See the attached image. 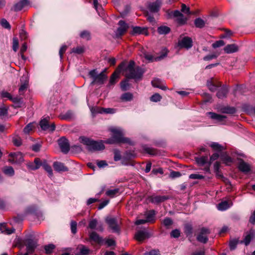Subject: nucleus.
Masks as SVG:
<instances>
[{"instance_id":"f257e3e1","label":"nucleus","mask_w":255,"mask_h":255,"mask_svg":"<svg viewBox=\"0 0 255 255\" xmlns=\"http://www.w3.org/2000/svg\"><path fill=\"white\" fill-rule=\"evenodd\" d=\"M122 71L124 72V76L128 79H134L135 81L140 80L144 72L143 70L139 66L135 67L133 61H130L125 67Z\"/></svg>"},{"instance_id":"f03ea898","label":"nucleus","mask_w":255,"mask_h":255,"mask_svg":"<svg viewBox=\"0 0 255 255\" xmlns=\"http://www.w3.org/2000/svg\"><path fill=\"white\" fill-rule=\"evenodd\" d=\"M110 130L113 133L112 137L105 141V143L108 144H115L117 143H128L130 145L132 144V142L129 138L125 137L124 132L121 128H112Z\"/></svg>"},{"instance_id":"7ed1b4c3","label":"nucleus","mask_w":255,"mask_h":255,"mask_svg":"<svg viewBox=\"0 0 255 255\" xmlns=\"http://www.w3.org/2000/svg\"><path fill=\"white\" fill-rule=\"evenodd\" d=\"M79 140L80 142L86 146L89 151L101 150L105 148V145L102 140L96 141L85 136H80Z\"/></svg>"},{"instance_id":"20e7f679","label":"nucleus","mask_w":255,"mask_h":255,"mask_svg":"<svg viewBox=\"0 0 255 255\" xmlns=\"http://www.w3.org/2000/svg\"><path fill=\"white\" fill-rule=\"evenodd\" d=\"M88 75L92 80L91 83V85H103L107 79V76L105 73V71L98 73L96 69H93L89 72Z\"/></svg>"},{"instance_id":"39448f33","label":"nucleus","mask_w":255,"mask_h":255,"mask_svg":"<svg viewBox=\"0 0 255 255\" xmlns=\"http://www.w3.org/2000/svg\"><path fill=\"white\" fill-rule=\"evenodd\" d=\"M105 221L113 233L119 232V221L117 217H107Z\"/></svg>"},{"instance_id":"423d86ee","label":"nucleus","mask_w":255,"mask_h":255,"mask_svg":"<svg viewBox=\"0 0 255 255\" xmlns=\"http://www.w3.org/2000/svg\"><path fill=\"white\" fill-rule=\"evenodd\" d=\"M49 120L50 118L49 117L43 118L40 121L39 126L43 130L53 132L55 129V125L54 123L50 124Z\"/></svg>"},{"instance_id":"0eeeda50","label":"nucleus","mask_w":255,"mask_h":255,"mask_svg":"<svg viewBox=\"0 0 255 255\" xmlns=\"http://www.w3.org/2000/svg\"><path fill=\"white\" fill-rule=\"evenodd\" d=\"M210 234V231L208 228L203 227L200 229L199 234L197 237V240L200 243L205 244L208 242V235Z\"/></svg>"},{"instance_id":"6e6552de","label":"nucleus","mask_w":255,"mask_h":255,"mask_svg":"<svg viewBox=\"0 0 255 255\" xmlns=\"http://www.w3.org/2000/svg\"><path fill=\"white\" fill-rule=\"evenodd\" d=\"M192 40L190 37L185 36L179 40L178 44L180 48H185L188 49L192 47Z\"/></svg>"},{"instance_id":"1a4fd4ad","label":"nucleus","mask_w":255,"mask_h":255,"mask_svg":"<svg viewBox=\"0 0 255 255\" xmlns=\"http://www.w3.org/2000/svg\"><path fill=\"white\" fill-rule=\"evenodd\" d=\"M24 244L26 247V253L32 254L37 247V242L32 239H27L25 240Z\"/></svg>"},{"instance_id":"9d476101","label":"nucleus","mask_w":255,"mask_h":255,"mask_svg":"<svg viewBox=\"0 0 255 255\" xmlns=\"http://www.w3.org/2000/svg\"><path fill=\"white\" fill-rule=\"evenodd\" d=\"M144 58L148 62L159 61L163 59L167 56V52H162L158 56L153 57L151 54L148 53H144Z\"/></svg>"},{"instance_id":"9b49d317","label":"nucleus","mask_w":255,"mask_h":255,"mask_svg":"<svg viewBox=\"0 0 255 255\" xmlns=\"http://www.w3.org/2000/svg\"><path fill=\"white\" fill-rule=\"evenodd\" d=\"M125 67V63H122L112 75L109 82L110 85H114L116 83V79L119 77L120 73L122 71Z\"/></svg>"},{"instance_id":"f8f14e48","label":"nucleus","mask_w":255,"mask_h":255,"mask_svg":"<svg viewBox=\"0 0 255 255\" xmlns=\"http://www.w3.org/2000/svg\"><path fill=\"white\" fill-rule=\"evenodd\" d=\"M118 24L119 27L117 29L116 34L117 37H120L123 35L128 30V25L123 20H120Z\"/></svg>"},{"instance_id":"ddd939ff","label":"nucleus","mask_w":255,"mask_h":255,"mask_svg":"<svg viewBox=\"0 0 255 255\" xmlns=\"http://www.w3.org/2000/svg\"><path fill=\"white\" fill-rule=\"evenodd\" d=\"M149 202L152 203L158 204L169 199L167 196L151 195L148 197Z\"/></svg>"},{"instance_id":"4468645a","label":"nucleus","mask_w":255,"mask_h":255,"mask_svg":"<svg viewBox=\"0 0 255 255\" xmlns=\"http://www.w3.org/2000/svg\"><path fill=\"white\" fill-rule=\"evenodd\" d=\"M58 144L61 151L66 153L70 149V145L68 140L65 137H63L58 140Z\"/></svg>"},{"instance_id":"2eb2a0df","label":"nucleus","mask_w":255,"mask_h":255,"mask_svg":"<svg viewBox=\"0 0 255 255\" xmlns=\"http://www.w3.org/2000/svg\"><path fill=\"white\" fill-rule=\"evenodd\" d=\"M161 0H156L155 1L149 4L148 8L149 10L152 13H157L162 5Z\"/></svg>"},{"instance_id":"dca6fc26","label":"nucleus","mask_w":255,"mask_h":255,"mask_svg":"<svg viewBox=\"0 0 255 255\" xmlns=\"http://www.w3.org/2000/svg\"><path fill=\"white\" fill-rule=\"evenodd\" d=\"M255 237V230L251 229L249 232L246 233V235L243 241L241 243H244L246 246L249 245L251 240Z\"/></svg>"},{"instance_id":"f3484780","label":"nucleus","mask_w":255,"mask_h":255,"mask_svg":"<svg viewBox=\"0 0 255 255\" xmlns=\"http://www.w3.org/2000/svg\"><path fill=\"white\" fill-rule=\"evenodd\" d=\"M238 168L241 171L245 173H247L251 170L250 165L242 159H240Z\"/></svg>"},{"instance_id":"a211bd4d","label":"nucleus","mask_w":255,"mask_h":255,"mask_svg":"<svg viewBox=\"0 0 255 255\" xmlns=\"http://www.w3.org/2000/svg\"><path fill=\"white\" fill-rule=\"evenodd\" d=\"M89 239L90 241H93L98 244H101L103 241L102 237H100L94 231H93L89 234Z\"/></svg>"},{"instance_id":"6ab92c4d","label":"nucleus","mask_w":255,"mask_h":255,"mask_svg":"<svg viewBox=\"0 0 255 255\" xmlns=\"http://www.w3.org/2000/svg\"><path fill=\"white\" fill-rule=\"evenodd\" d=\"M9 156L11 157L9 160L13 163L21 162L23 160L22 155L20 152L11 153Z\"/></svg>"},{"instance_id":"aec40b11","label":"nucleus","mask_w":255,"mask_h":255,"mask_svg":"<svg viewBox=\"0 0 255 255\" xmlns=\"http://www.w3.org/2000/svg\"><path fill=\"white\" fill-rule=\"evenodd\" d=\"M134 237L137 241L141 242L148 237V233L145 230H139L135 233Z\"/></svg>"},{"instance_id":"412c9836","label":"nucleus","mask_w":255,"mask_h":255,"mask_svg":"<svg viewBox=\"0 0 255 255\" xmlns=\"http://www.w3.org/2000/svg\"><path fill=\"white\" fill-rule=\"evenodd\" d=\"M229 92V88L226 85H223L217 92V97L219 99H223L227 97Z\"/></svg>"},{"instance_id":"4be33fe9","label":"nucleus","mask_w":255,"mask_h":255,"mask_svg":"<svg viewBox=\"0 0 255 255\" xmlns=\"http://www.w3.org/2000/svg\"><path fill=\"white\" fill-rule=\"evenodd\" d=\"M53 166L54 170L59 172L67 171L68 170V168L64 165V163L60 162H54Z\"/></svg>"},{"instance_id":"5701e85b","label":"nucleus","mask_w":255,"mask_h":255,"mask_svg":"<svg viewBox=\"0 0 255 255\" xmlns=\"http://www.w3.org/2000/svg\"><path fill=\"white\" fill-rule=\"evenodd\" d=\"M207 115L210 116V118L216 120L218 122H223L226 119V116L220 114H217L213 112H208Z\"/></svg>"},{"instance_id":"b1692460","label":"nucleus","mask_w":255,"mask_h":255,"mask_svg":"<svg viewBox=\"0 0 255 255\" xmlns=\"http://www.w3.org/2000/svg\"><path fill=\"white\" fill-rule=\"evenodd\" d=\"M207 86L210 91L215 92L216 91L217 88L221 86V84L220 82H218V83L215 84L212 80L211 79L207 81Z\"/></svg>"},{"instance_id":"393cba45","label":"nucleus","mask_w":255,"mask_h":255,"mask_svg":"<svg viewBox=\"0 0 255 255\" xmlns=\"http://www.w3.org/2000/svg\"><path fill=\"white\" fill-rule=\"evenodd\" d=\"M238 46L235 44H228L226 46L224 50L226 53H232L238 51Z\"/></svg>"},{"instance_id":"a878e982","label":"nucleus","mask_w":255,"mask_h":255,"mask_svg":"<svg viewBox=\"0 0 255 255\" xmlns=\"http://www.w3.org/2000/svg\"><path fill=\"white\" fill-rule=\"evenodd\" d=\"M220 158L223 162L227 165H229L233 162V159L226 152L221 154Z\"/></svg>"},{"instance_id":"bb28decb","label":"nucleus","mask_w":255,"mask_h":255,"mask_svg":"<svg viewBox=\"0 0 255 255\" xmlns=\"http://www.w3.org/2000/svg\"><path fill=\"white\" fill-rule=\"evenodd\" d=\"M151 84L154 87L158 88L163 90L166 89V87L162 85L161 81L159 79H154L152 81Z\"/></svg>"},{"instance_id":"cd10ccee","label":"nucleus","mask_w":255,"mask_h":255,"mask_svg":"<svg viewBox=\"0 0 255 255\" xmlns=\"http://www.w3.org/2000/svg\"><path fill=\"white\" fill-rule=\"evenodd\" d=\"M0 231L2 233L10 235L14 232L15 229L13 228L10 229H7L4 224H0Z\"/></svg>"},{"instance_id":"c85d7f7f","label":"nucleus","mask_w":255,"mask_h":255,"mask_svg":"<svg viewBox=\"0 0 255 255\" xmlns=\"http://www.w3.org/2000/svg\"><path fill=\"white\" fill-rule=\"evenodd\" d=\"M132 99L133 95L129 92L125 93L121 97V100L124 102L131 101Z\"/></svg>"},{"instance_id":"c756f323","label":"nucleus","mask_w":255,"mask_h":255,"mask_svg":"<svg viewBox=\"0 0 255 255\" xmlns=\"http://www.w3.org/2000/svg\"><path fill=\"white\" fill-rule=\"evenodd\" d=\"M208 158L207 156H203L200 157L196 158V161L200 166H203L206 163H208Z\"/></svg>"},{"instance_id":"7c9ffc66","label":"nucleus","mask_w":255,"mask_h":255,"mask_svg":"<svg viewBox=\"0 0 255 255\" xmlns=\"http://www.w3.org/2000/svg\"><path fill=\"white\" fill-rule=\"evenodd\" d=\"M2 171L7 176H12L14 174V171L11 166H5L2 169Z\"/></svg>"},{"instance_id":"2f4dec72","label":"nucleus","mask_w":255,"mask_h":255,"mask_svg":"<svg viewBox=\"0 0 255 255\" xmlns=\"http://www.w3.org/2000/svg\"><path fill=\"white\" fill-rule=\"evenodd\" d=\"M143 150L151 155H156L158 154V151L155 148L152 147L144 146L143 147Z\"/></svg>"},{"instance_id":"473e14b6","label":"nucleus","mask_w":255,"mask_h":255,"mask_svg":"<svg viewBox=\"0 0 255 255\" xmlns=\"http://www.w3.org/2000/svg\"><path fill=\"white\" fill-rule=\"evenodd\" d=\"M28 4L22 0H20L19 2L15 3L13 6V10L17 11L21 10L22 8Z\"/></svg>"},{"instance_id":"72a5a7b5","label":"nucleus","mask_w":255,"mask_h":255,"mask_svg":"<svg viewBox=\"0 0 255 255\" xmlns=\"http://www.w3.org/2000/svg\"><path fill=\"white\" fill-rule=\"evenodd\" d=\"M79 249V255H88L90 250L84 245H80L78 247Z\"/></svg>"},{"instance_id":"f704fd0d","label":"nucleus","mask_w":255,"mask_h":255,"mask_svg":"<svg viewBox=\"0 0 255 255\" xmlns=\"http://www.w3.org/2000/svg\"><path fill=\"white\" fill-rule=\"evenodd\" d=\"M120 189L119 188H115L114 189L108 190L106 192V195L111 198L115 197L117 194H119Z\"/></svg>"},{"instance_id":"c9c22d12","label":"nucleus","mask_w":255,"mask_h":255,"mask_svg":"<svg viewBox=\"0 0 255 255\" xmlns=\"http://www.w3.org/2000/svg\"><path fill=\"white\" fill-rule=\"evenodd\" d=\"M170 31V28L166 26H161L157 28V32L160 34H166Z\"/></svg>"},{"instance_id":"e433bc0d","label":"nucleus","mask_w":255,"mask_h":255,"mask_svg":"<svg viewBox=\"0 0 255 255\" xmlns=\"http://www.w3.org/2000/svg\"><path fill=\"white\" fill-rule=\"evenodd\" d=\"M42 166L44 170L48 173L49 177L51 178L53 176V170L51 167L46 161L43 163Z\"/></svg>"},{"instance_id":"4c0bfd02","label":"nucleus","mask_w":255,"mask_h":255,"mask_svg":"<svg viewBox=\"0 0 255 255\" xmlns=\"http://www.w3.org/2000/svg\"><path fill=\"white\" fill-rule=\"evenodd\" d=\"M194 24L196 27L202 28L204 27L205 22L201 18H197L194 20Z\"/></svg>"},{"instance_id":"58836bf2","label":"nucleus","mask_w":255,"mask_h":255,"mask_svg":"<svg viewBox=\"0 0 255 255\" xmlns=\"http://www.w3.org/2000/svg\"><path fill=\"white\" fill-rule=\"evenodd\" d=\"M166 12L167 15V17L168 18L175 17V16H177L178 15H179V14H180V11H179L178 10H176L174 11L167 10L166 11Z\"/></svg>"},{"instance_id":"ea45409f","label":"nucleus","mask_w":255,"mask_h":255,"mask_svg":"<svg viewBox=\"0 0 255 255\" xmlns=\"http://www.w3.org/2000/svg\"><path fill=\"white\" fill-rule=\"evenodd\" d=\"M155 215V211L154 210L149 211L146 214V219L148 222H152L154 220V216Z\"/></svg>"},{"instance_id":"a19ab883","label":"nucleus","mask_w":255,"mask_h":255,"mask_svg":"<svg viewBox=\"0 0 255 255\" xmlns=\"http://www.w3.org/2000/svg\"><path fill=\"white\" fill-rule=\"evenodd\" d=\"M176 17V20L178 23L180 24H184L186 23L187 21V18L184 17L183 14L180 12V14H179L177 16H175Z\"/></svg>"},{"instance_id":"79ce46f5","label":"nucleus","mask_w":255,"mask_h":255,"mask_svg":"<svg viewBox=\"0 0 255 255\" xmlns=\"http://www.w3.org/2000/svg\"><path fill=\"white\" fill-rule=\"evenodd\" d=\"M229 208L227 201H223L219 203L218 205V209L221 211H224Z\"/></svg>"},{"instance_id":"37998d69","label":"nucleus","mask_w":255,"mask_h":255,"mask_svg":"<svg viewBox=\"0 0 255 255\" xmlns=\"http://www.w3.org/2000/svg\"><path fill=\"white\" fill-rule=\"evenodd\" d=\"M210 146L215 150L221 151L223 149V146L219 144L217 142H212L210 144Z\"/></svg>"},{"instance_id":"c03bdc74","label":"nucleus","mask_w":255,"mask_h":255,"mask_svg":"<svg viewBox=\"0 0 255 255\" xmlns=\"http://www.w3.org/2000/svg\"><path fill=\"white\" fill-rule=\"evenodd\" d=\"M100 113L106 114H114L116 112V110L113 108H101L100 111H99Z\"/></svg>"},{"instance_id":"a18cd8bd","label":"nucleus","mask_w":255,"mask_h":255,"mask_svg":"<svg viewBox=\"0 0 255 255\" xmlns=\"http://www.w3.org/2000/svg\"><path fill=\"white\" fill-rule=\"evenodd\" d=\"M80 35L82 38L85 39L87 40H89L91 38L90 33L87 30H84L82 31Z\"/></svg>"},{"instance_id":"49530a36","label":"nucleus","mask_w":255,"mask_h":255,"mask_svg":"<svg viewBox=\"0 0 255 255\" xmlns=\"http://www.w3.org/2000/svg\"><path fill=\"white\" fill-rule=\"evenodd\" d=\"M236 110L234 107H227L223 109L222 112L226 114H234L236 113Z\"/></svg>"},{"instance_id":"de8ad7c7","label":"nucleus","mask_w":255,"mask_h":255,"mask_svg":"<svg viewBox=\"0 0 255 255\" xmlns=\"http://www.w3.org/2000/svg\"><path fill=\"white\" fill-rule=\"evenodd\" d=\"M129 87L128 79L122 81L121 82V88L123 91H127Z\"/></svg>"},{"instance_id":"09e8293b","label":"nucleus","mask_w":255,"mask_h":255,"mask_svg":"<svg viewBox=\"0 0 255 255\" xmlns=\"http://www.w3.org/2000/svg\"><path fill=\"white\" fill-rule=\"evenodd\" d=\"M0 23L2 27L10 29L11 28V26L9 22L4 18H2L1 19Z\"/></svg>"},{"instance_id":"8fccbe9b","label":"nucleus","mask_w":255,"mask_h":255,"mask_svg":"<svg viewBox=\"0 0 255 255\" xmlns=\"http://www.w3.org/2000/svg\"><path fill=\"white\" fill-rule=\"evenodd\" d=\"M33 128V124L32 123H29L27 125L25 126L23 131L25 134H27L29 133L30 131L32 130Z\"/></svg>"},{"instance_id":"3c124183","label":"nucleus","mask_w":255,"mask_h":255,"mask_svg":"<svg viewBox=\"0 0 255 255\" xmlns=\"http://www.w3.org/2000/svg\"><path fill=\"white\" fill-rule=\"evenodd\" d=\"M239 243V240L238 239H233L230 241L229 243L230 248L231 250H234L236 249L237 244Z\"/></svg>"},{"instance_id":"603ef678","label":"nucleus","mask_w":255,"mask_h":255,"mask_svg":"<svg viewBox=\"0 0 255 255\" xmlns=\"http://www.w3.org/2000/svg\"><path fill=\"white\" fill-rule=\"evenodd\" d=\"M215 172L216 173V176L218 178L222 179L226 183H228L229 182V180L223 175L220 171H216Z\"/></svg>"},{"instance_id":"864d4df0","label":"nucleus","mask_w":255,"mask_h":255,"mask_svg":"<svg viewBox=\"0 0 255 255\" xmlns=\"http://www.w3.org/2000/svg\"><path fill=\"white\" fill-rule=\"evenodd\" d=\"M162 223L167 228H168L173 224V221L171 218L166 217L163 220Z\"/></svg>"},{"instance_id":"5fc2aeb1","label":"nucleus","mask_w":255,"mask_h":255,"mask_svg":"<svg viewBox=\"0 0 255 255\" xmlns=\"http://www.w3.org/2000/svg\"><path fill=\"white\" fill-rule=\"evenodd\" d=\"M193 233V228L191 225L187 224L185 226V233L187 235H191Z\"/></svg>"},{"instance_id":"6e6d98bb","label":"nucleus","mask_w":255,"mask_h":255,"mask_svg":"<svg viewBox=\"0 0 255 255\" xmlns=\"http://www.w3.org/2000/svg\"><path fill=\"white\" fill-rule=\"evenodd\" d=\"M145 30L146 29L144 28H141L139 26H135L133 28V32L136 34H141L143 33Z\"/></svg>"},{"instance_id":"4d7b16f0","label":"nucleus","mask_w":255,"mask_h":255,"mask_svg":"<svg viewBox=\"0 0 255 255\" xmlns=\"http://www.w3.org/2000/svg\"><path fill=\"white\" fill-rule=\"evenodd\" d=\"M150 101L154 102H157L161 100V96L157 93H156L153 95L150 98Z\"/></svg>"},{"instance_id":"13d9d810","label":"nucleus","mask_w":255,"mask_h":255,"mask_svg":"<svg viewBox=\"0 0 255 255\" xmlns=\"http://www.w3.org/2000/svg\"><path fill=\"white\" fill-rule=\"evenodd\" d=\"M114 160L116 161H119L121 159V152L118 149H114Z\"/></svg>"},{"instance_id":"bf43d9fd","label":"nucleus","mask_w":255,"mask_h":255,"mask_svg":"<svg viewBox=\"0 0 255 255\" xmlns=\"http://www.w3.org/2000/svg\"><path fill=\"white\" fill-rule=\"evenodd\" d=\"M73 116V113L71 111H68L62 117V119L63 120H68L71 119Z\"/></svg>"},{"instance_id":"052dcab7","label":"nucleus","mask_w":255,"mask_h":255,"mask_svg":"<svg viewBox=\"0 0 255 255\" xmlns=\"http://www.w3.org/2000/svg\"><path fill=\"white\" fill-rule=\"evenodd\" d=\"M225 44L224 41L222 40H220L216 41L215 43L212 44V47L214 48L221 47Z\"/></svg>"},{"instance_id":"680f3d73","label":"nucleus","mask_w":255,"mask_h":255,"mask_svg":"<svg viewBox=\"0 0 255 255\" xmlns=\"http://www.w3.org/2000/svg\"><path fill=\"white\" fill-rule=\"evenodd\" d=\"M98 225L97 220L95 219H92L89 222V227L91 229H95Z\"/></svg>"},{"instance_id":"e2e57ef3","label":"nucleus","mask_w":255,"mask_h":255,"mask_svg":"<svg viewBox=\"0 0 255 255\" xmlns=\"http://www.w3.org/2000/svg\"><path fill=\"white\" fill-rule=\"evenodd\" d=\"M55 246L53 244H49L48 245L45 246V250L46 254H50L52 252L53 249H54Z\"/></svg>"},{"instance_id":"0e129e2a","label":"nucleus","mask_w":255,"mask_h":255,"mask_svg":"<svg viewBox=\"0 0 255 255\" xmlns=\"http://www.w3.org/2000/svg\"><path fill=\"white\" fill-rule=\"evenodd\" d=\"M84 51V48L83 47H77L76 48H73L72 49V52L77 53L78 54L83 53Z\"/></svg>"},{"instance_id":"69168bd1","label":"nucleus","mask_w":255,"mask_h":255,"mask_svg":"<svg viewBox=\"0 0 255 255\" xmlns=\"http://www.w3.org/2000/svg\"><path fill=\"white\" fill-rule=\"evenodd\" d=\"M12 41V49L16 52L18 48V40L17 38L14 37Z\"/></svg>"},{"instance_id":"338daca9","label":"nucleus","mask_w":255,"mask_h":255,"mask_svg":"<svg viewBox=\"0 0 255 255\" xmlns=\"http://www.w3.org/2000/svg\"><path fill=\"white\" fill-rule=\"evenodd\" d=\"M71 230L73 234L77 232V223L75 221H72L71 222Z\"/></svg>"},{"instance_id":"774afa93","label":"nucleus","mask_w":255,"mask_h":255,"mask_svg":"<svg viewBox=\"0 0 255 255\" xmlns=\"http://www.w3.org/2000/svg\"><path fill=\"white\" fill-rule=\"evenodd\" d=\"M180 235V232L179 230L175 229L171 231L170 236L171 237L177 238Z\"/></svg>"}]
</instances>
